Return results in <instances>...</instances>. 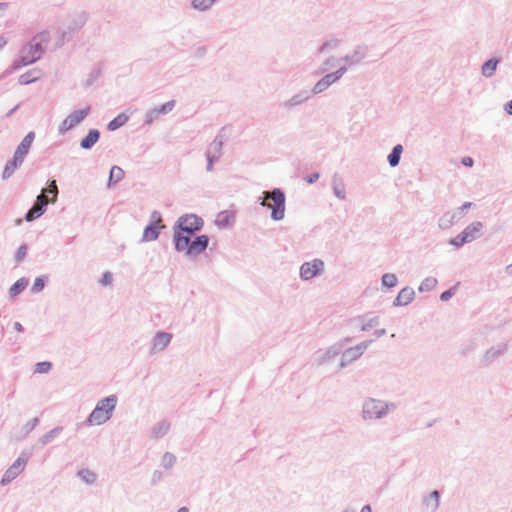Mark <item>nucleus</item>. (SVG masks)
<instances>
[{"label":"nucleus","instance_id":"obj_24","mask_svg":"<svg viewBox=\"0 0 512 512\" xmlns=\"http://www.w3.org/2000/svg\"><path fill=\"white\" fill-rule=\"evenodd\" d=\"M52 368V363L48 361L39 362L36 364L34 372L38 374L48 373Z\"/></svg>","mask_w":512,"mask_h":512},{"label":"nucleus","instance_id":"obj_14","mask_svg":"<svg viewBox=\"0 0 512 512\" xmlns=\"http://www.w3.org/2000/svg\"><path fill=\"white\" fill-rule=\"evenodd\" d=\"M481 229H482V223L481 222H474V223L468 225L464 229L462 234L464 235V237H466V240L468 242H471V241H473L474 239H476L478 237V235L480 234Z\"/></svg>","mask_w":512,"mask_h":512},{"label":"nucleus","instance_id":"obj_42","mask_svg":"<svg viewBox=\"0 0 512 512\" xmlns=\"http://www.w3.org/2000/svg\"><path fill=\"white\" fill-rule=\"evenodd\" d=\"M177 512H188V509L186 507H182Z\"/></svg>","mask_w":512,"mask_h":512},{"label":"nucleus","instance_id":"obj_40","mask_svg":"<svg viewBox=\"0 0 512 512\" xmlns=\"http://www.w3.org/2000/svg\"><path fill=\"white\" fill-rule=\"evenodd\" d=\"M360 512H372L370 505L364 506Z\"/></svg>","mask_w":512,"mask_h":512},{"label":"nucleus","instance_id":"obj_13","mask_svg":"<svg viewBox=\"0 0 512 512\" xmlns=\"http://www.w3.org/2000/svg\"><path fill=\"white\" fill-rule=\"evenodd\" d=\"M172 339V335L165 332L157 333L154 338V343L152 349L154 351L163 350L165 347L168 346Z\"/></svg>","mask_w":512,"mask_h":512},{"label":"nucleus","instance_id":"obj_26","mask_svg":"<svg viewBox=\"0 0 512 512\" xmlns=\"http://www.w3.org/2000/svg\"><path fill=\"white\" fill-rule=\"evenodd\" d=\"M382 283H383V285L391 288L397 284V278L394 274H385L382 277Z\"/></svg>","mask_w":512,"mask_h":512},{"label":"nucleus","instance_id":"obj_32","mask_svg":"<svg viewBox=\"0 0 512 512\" xmlns=\"http://www.w3.org/2000/svg\"><path fill=\"white\" fill-rule=\"evenodd\" d=\"M26 252H27L26 246L19 247L17 252H16V255H15L16 260L17 261H22L25 258V256H26Z\"/></svg>","mask_w":512,"mask_h":512},{"label":"nucleus","instance_id":"obj_27","mask_svg":"<svg viewBox=\"0 0 512 512\" xmlns=\"http://www.w3.org/2000/svg\"><path fill=\"white\" fill-rule=\"evenodd\" d=\"M472 206L471 202H465L460 208L459 211L451 215V221H453L455 218L460 219L464 216L465 211L469 209Z\"/></svg>","mask_w":512,"mask_h":512},{"label":"nucleus","instance_id":"obj_36","mask_svg":"<svg viewBox=\"0 0 512 512\" xmlns=\"http://www.w3.org/2000/svg\"><path fill=\"white\" fill-rule=\"evenodd\" d=\"M318 177H319V174L315 173V174H312L309 177H307L306 181L308 183H313V182H315L318 179Z\"/></svg>","mask_w":512,"mask_h":512},{"label":"nucleus","instance_id":"obj_17","mask_svg":"<svg viewBox=\"0 0 512 512\" xmlns=\"http://www.w3.org/2000/svg\"><path fill=\"white\" fill-rule=\"evenodd\" d=\"M44 212V207L38 204H34L33 207L28 211L25 216L26 221H33L34 219L40 217Z\"/></svg>","mask_w":512,"mask_h":512},{"label":"nucleus","instance_id":"obj_35","mask_svg":"<svg viewBox=\"0 0 512 512\" xmlns=\"http://www.w3.org/2000/svg\"><path fill=\"white\" fill-rule=\"evenodd\" d=\"M462 164L467 167H471L473 165V159L471 157H464L462 159Z\"/></svg>","mask_w":512,"mask_h":512},{"label":"nucleus","instance_id":"obj_38","mask_svg":"<svg viewBox=\"0 0 512 512\" xmlns=\"http://www.w3.org/2000/svg\"><path fill=\"white\" fill-rule=\"evenodd\" d=\"M335 193L336 195L339 197V198H344L345 197V193H344V189H338L337 187H335Z\"/></svg>","mask_w":512,"mask_h":512},{"label":"nucleus","instance_id":"obj_41","mask_svg":"<svg viewBox=\"0 0 512 512\" xmlns=\"http://www.w3.org/2000/svg\"><path fill=\"white\" fill-rule=\"evenodd\" d=\"M15 329H16L18 332H21V331H22V325H21L19 322H16V323H15Z\"/></svg>","mask_w":512,"mask_h":512},{"label":"nucleus","instance_id":"obj_10","mask_svg":"<svg viewBox=\"0 0 512 512\" xmlns=\"http://www.w3.org/2000/svg\"><path fill=\"white\" fill-rule=\"evenodd\" d=\"M90 107L72 112L63 122L66 129H70L79 124L89 113Z\"/></svg>","mask_w":512,"mask_h":512},{"label":"nucleus","instance_id":"obj_21","mask_svg":"<svg viewBox=\"0 0 512 512\" xmlns=\"http://www.w3.org/2000/svg\"><path fill=\"white\" fill-rule=\"evenodd\" d=\"M123 176H124V171L118 166H113L111 168L110 176H109L110 184L117 183L118 181H120L123 178Z\"/></svg>","mask_w":512,"mask_h":512},{"label":"nucleus","instance_id":"obj_16","mask_svg":"<svg viewBox=\"0 0 512 512\" xmlns=\"http://www.w3.org/2000/svg\"><path fill=\"white\" fill-rule=\"evenodd\" d=\"M498 65L497 59H490L482 66V74L486 77H490L496 71Z\"/></svg>","mask_w":512,"mask_h":512},{"label":"nucleus","instance_id":"obj_11","mask_svg":"<svg viewBox=\"0 0 512 512\" xmlns=\"http://www.w3.org/2000/svg\"><path fill=\"white\" fill-rule=\"evenodd\" d=\"M161 219L158 217L154 222H152L143 232V240L144 241H153L156 240L159 235V230L163 226H160Z\"/></svg>","mask_w":512,"mask_h":512},{"label":"nucleus","instance_id":"obj_4","mask_svg":"<svg viewBox=\"0 0 512 512\" xmlns=\"http://www.w3.org/2000/svg\"><path fill=\"white\" fill-rule=\"evenodd\" d=\"M262 205L272 210L271 217L274 220H281L284 217L285 197L280 190L276 189L272 192H267Z\"/></svg>","mask_w":512,"mask_h":512},{"label":"nucleus","instance_id":"obj_37","mask_svg":"<svg viewBox=\"0 0 512 512\" xmlns=\"http://www.w3.org/2000/svg\"><path fill=\"white\" fill-rule=\"evenodd\" d=\"M430 497L434 499L435 506H438V502H439V493H438V491H433L431 493Z\"/></svg>","mask_w":512,"mask_h":512},{"label":"nucleus","instance_id":"obj_25","mask_svg":"<svg viewBox=\"0 0 512 512\" xmlns=\"http://www.w3.org/2000/svg\"><path fill=\"white\" fill-rule=\"evenodd\" d=\"M79 476L82 478L83 481H85L88 484L93 483L96 479V475L92 471L87 469L81 470L79 472Z\"/></svg>","mask_w":512,"mask_h":512},{"label":"nucleus","instance_id":"obj_2","mask_svg":"<svg viewBox=\"0 0 512 512\" xmlns=\"http://www.w3.org/2000/svg\"><path fill=\"white\" fill-rule=\"evenodd\" d=\"M208 241V237L205 235L198 236L193 241L183 233L174 235L175 248L188 255H198L204 252L208 246Z\"/></svg>","mask_w":512,"mask_h":512},{"label":"nucleus","instance_id":"obj_30","mask_svg":"<svg viewBox=\"0 0 512 512\" xmlns=\"http://www.w3.org/2000/svg\"><path fill=\"white\" fill-rule=\"evenodd\" d=\"M465 243H468V241L466 240V237H464V235L461 233L459 234L458 236H456L452 241H451V244L455 245V246H461Z\"/></svg>","mask_w":512,"mask_h":512},{"label":"nucleus","instance_id":"obj_28","mask_svg":"<svg viewBox=\"0 0 512 512\" xmlns=\"http://www.w3.org/2000/svg\"><path fill=\"white\" fill-rule=\"evenodd\" d=\"M45 286V282L42 278L38 277L35 279L34 283H33V286H32V291L37 293V292H40Z\"/></svg>","mask_w":512,"mask_h":512},{"label":"nucleus","instance_id":"obj_31","mask_svg":"<svg viewBox=\"0 0 512 512\" xmlns=\"http://www.w3.org/2000/svg\"><path fill=\"white\" fill-rule=\"evenodd\" d=\"M48 203V196L45 195V191H42V193L37 197L36 204L45 207Z\"/></svg>","mask_w":512,"mask_h":512},{"label":"nucleus","instance_id":"obj_29","mask_svg":"<svg viewBox=\"0 0 512 512\" xmlns=\"http://www.w3.org/2000/svg\"><path fill=\"white\" fill-rule=\"evenodd\" d=\"M44 191L53 195V197L51 199L52 202H54L56 200L58 191H57V186H56L55 181H52L51 184L49 185V187Z\"/></svg>","mask_w":512,"mask_h":512},{"label":"nucleus","instance_id":"obj_39","mask_svg":"<svg viewBox=\"0 0 512 512\" xmlns=\"http://www.w3.org/2000/svg\"><path fill=\"white\" fill-rule=\"evenodd\" d=\"M506 111L508 114L512 115V100L507 104Z\"/></svg>","mask_w":512,"mask_h":512},{"label":"nucleus","instance_id":"obj_12","mask_svg":"<svg viewBox=\"0 0 512 512\" xmlns=\"http://www.w3.org/2000/svg\"><path fill=\"white\" fill-rule=\"evenodd\" d=\"M415 292L412 288H403L395 299V305L405 306L414 299Z\"/></svg>","mask_w":512,"mask_h":512},{"label":"nucleus","instance_id":"obj_7","mask_svg":"<svg viewBox=\"0 0 512 512\" xmlns=\"http://www.w3.org/2000/svg\"><path fill=\"white\" fill-rule=\"evenodd\" d=\"M324 269L323 261L315 259L304 263L300 268V276L304 280H309L319 274Z\"/></svg>","mask_w":512,"mask_h":512},{"label":"nucleus","instance_id":"obj_19","mask_svg":"<svg viewBox=\"0 0 512 512\" xmlns=\"http://www.w3.org/2000/svg\"><path fill=\"white\" fill-rule=\"evenodd\" d=\"M402 150L403 149H402L401 145H396L393 148L392 152L388 156V160H389V163H390L391 166L394 167V166H396L399 163Z\"/></svg>","mask_w":512,"mask_h":512},{"label":"nucleus","instance_id":"obj_5","mask_svg":"<svg viewBox=\"0 0 512 512\" xmlns=\"http://www.w3.org/2000/svg\"><path fill=\"white\" fill-rule=\"evenodd\" d=\"M203 226V220L196 215H185L180 217L177 222L175 234L183 233V235L190 237L194 232L200 230Z\"/></svg>","mask_w":512,"mask_h":512},{"label":"nucleus","instance_id":"obj_3","mask_svg":"<svg viewBox=\"0 0 512 512\" xmlns=\"http://www.w3.org/2000/svg\"><path fill=\"white\" fill-rule=\"evenodd\" d=\"M116 402L117 398L115 396H110L99 401L88 418L89 424L101 425L109 420Z\"/></svg>","mask_w":512,"mask_h":512},{"label":"nucleus","instance_id":"obj_8","mask_svg":"<svg viewBox=\"0 0 512 512\" xmlns=\"http://www.w3.org/2000/svg\"><path fill=\"white\" fill-rule=\"evenodd\" d=\"M346 69L341 68L335 73L328 74L324 76L320 81H318L313 87V93L318 94L326 90L331 84L336 82L342 75L345 73Z\"/></svg>","mask_w":512,"mask_h":512},{"label":"nucleus","instance_id":"obj_20","mask_svg":"<svg viewBox=\"0 0 512 512\" xmlns=\"http://www.w3.org/2000/svg\"><path fill=\"white\" fill-rule=\"evenodd\" d=\"M175 106V101H169L155 109H153L151 111V115L152 116H157L159 114H162V113H167V112H170L172 111V109L174 108Z\"/></svg>","mask_w":512,"mask_h":512},{"label":"nucleus","instance_id":"obj_34","mask_svg":"<svg viewBox=\"0 0 512 512\" xmlns=\"http://www.w3.org/2000/svg\"><path fill=\"white\" fill-rule=\"evenodd\" d=\"M454 294V289H449L443 292L440 296L441 300L446 301Z\"/></svg>","mask_w":512,"mask_h":512},{"label":"nucleus","instance_id":"obj_9","mask_svg":"<svg viewBox=\"0 0 512 512\" xmlns=\"http://www.w3.org/2000/svg\"><path fill=\"white\" fill-rule=\"evenodd\" d=\"M363 412L366 418H379L384 413V405L380 401L369 400L364 404Z\"/></svg>","mask_w":512,"mask_h":512},{"label":"nucleus","instance_id":"obj_18","mask_svg":"<svg viewBox=\"0 0 512 512\" xmlns=\"http://www.w3.org/2000/svg\"><path fill=\"white\" fill-rule=\"evenodd\" d=\"M128 121V116L125 114H119L117 117H115L112 121L109 122L108 128L111 131H114L121 126H123Z\"/></svg>","mask_w":512,"mask_h":512},{"label":"nucleus","instance_id":"obj_22","mask_svg":"<svg viewBox=\"0 0 512 512\" xmlns=\"http://www.w3.org/2000/svg\"><path fill=\"white\" fill-rule=\"evenodd\" d=\"M26 285H27V281L24 279H20V280L16 281L10 288L11 296H16L18 293H20L22 290L25 289Z\"/></svg>","mask_w":512,"mask_h":512},{"label":"nucleus","instance_id":"obj_15","mask_svg":"<svg viewBox=\"0 0 512 512\" xmlns=\"http://www.w3.org/2000/svg\"><path fill=\"white\" fill-rule=\"evenodd\" d=\"M99 139V132L97 130H90L89 133L81 141V147L84 149L91 148Z\"/></svg>","mask_w":512,"mask_h":512},{"label":"nucleus","instance_id":"obj_23","mask_svg":"<svg viewBox=\"0 0 512 512\" xmlns=\"http://www.w3.org/2000/svg\"><path fill=\"white\" fill-rule=\"evenodd\" d=\"M216 0H193L192 5L195 9L205 10L212 6Z\"/></svg>","mask_w":512,"mask_h":512},{"label":"nucleus","instance_id":"obj_1","mask_svg":"<svg viewBox=\"0 0 512 512\" xmlns=\"http://www.w3.org/2000/svg\"><path fill=\"white\" fill-rule=\"evenodd\" d=\"M35 134L34 132H29L22 142L18 145L13 158L8 161L6 166L4 167L2 177L7 179L11 177V175L15 172V170L23 163L26 155L28 154L31 145L34 141Z\"/></svg>","mask_w":512,"mask_h":512},{"label":"nucleus","instance_id":"obj_6","mask_svg":"<svg viewBox=\"0 0 512 512\" xmlns=\"http://www.w3.org/2000/svg\"><path fill=\"white\" fill-rule=\"evenodd\" d=\"M28 462L27 456H21L19 457L5 472L3 475V478L1 480V483L3 485L11 482L14 480L26 467Z\"/></svg>","mask_w":512,"mask_h":512},{"label":"nucleus","instance_id":"obj_33","mask_svg":"<svg viewBox=\"0 0 512 512\" xmlns=\"http://www.w3.org/2000/svg\"><path fill=\"white\" fill-rule=\"evenodd\" d=\"M100 283L104 286H108L112 283V274L110 272H105L100 280Z\"/></svg>","mask_w":512,"mask_h":512}]
</instances>
